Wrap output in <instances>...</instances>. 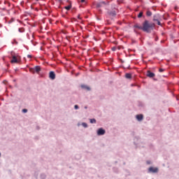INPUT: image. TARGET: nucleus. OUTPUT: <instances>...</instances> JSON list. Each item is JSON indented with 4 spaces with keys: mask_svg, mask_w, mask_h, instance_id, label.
<instances>
[{
    "mask_svg": "<svg viewBox=\"0 0 179 179\" xmlns=\"http://www.w3.org/2000/svg\"><path fill=\"white\" fill-rule=\"evenodd\" d=\"M155 27V23H150L148 20H145L143 23V31L150 33V29Z\"/></svg>",
    "mask_w": 179,
    "mask_h": 179,
    "instance_id": "f257e3e1",
    "label": "nucleus"
},
{
    "mask_svg": "<svg viewBox=\"0 0 179 179\" xmlns=\"http://www.w3.org/2000/svg\"><path fill=\"white\" fill-rule=\"evenodd\" d=\"M162 17L159 14H155L153 16V21L157 22L158 26H162V22H160V20H162Z\"/></svg>",
    "mask_w": 179,
    "mask_h": 179,
    "instance_id": "f03ea898",
    "label": "nucleus"
},
{
    "mask_svg": "<svg viewBox=\"0 0 179 179\" xmlns=\"http://www.w3.org/2000/svg\"><path fill=\"white\" fill-rule=\"evenodd\" d=\"M40 71H41V67H40V66H36L34 68L29 69V71L31 73H38Z\"/></svg>",
    "mask_w": 179,
    "mask_h": 179,
    "instance_id": "7ed1b4c3",
    "label": "nucleus"
},
{
    "mask_svg": "<svg viewBox=\"0 0 179 179\" xmlns=\"http://www.w3.org/2000/svg\"><path fill=\"white\" fill-rule=\"evenodd\" d=\"M148 171L150 173H157V171H159V169L151 166L149 168Z\"/></svg>",
    "mask_w": 179,
    "mask_h": 179,
    "instance_id": "20e7f679",
    "label": "nucleus"
},
{
    "mask_svg": "<svg viewBox=\"0 0 179 179\" xmlns=\"http://www.w3.org/2000/svg\"><path fill=\"white\" fill-rule=\"evenodd\" d=\"M104 134H106V130L103 129L102 128L98 129L97 135L100 136L101 135H104Z\"/></svg>",
    "mask_w": 179,
    "mask_h": 179,
    "instance_id": "39448f33",
    "label": "nucleus"
},
{
    "mask_svg": "<svg viewBox=\"0 0 179 179\" xmlns=\"http://www.w3.org/2000/svg\"><path fill=\"white\" fill-rule=\"evenodd\" d=\"M11 64H17L19 62V59H17V57L13 56V59L10 61Z\"/></svg>",
    "mask_w": 179,
    "mask_h": 179,
    "instance_id": "423d86ee",
    "label": "nucleus"
},
{
    "mask_svg": "<svg viewBox=\"0 0 179 179\" xmlns=\"http://www.w3.org/2000/svg\"><path fill=\"white\" fill-rule=\"evenodd\" d=\"M147 76L148 78H155V74L154 73L151 72L150 71H147Z\"/></svg>",
    "mask_w": 179,
    "mask_h": 179,
    "instance_id": "0eeeda50",
    "label": "nucleus"
},
{
    "mask_svg": "<svg viewBox=\"0 0 179 179\" xmlns=\"http://www.w3.org/2000/svg\"><path fill=\"white\" fill-rule=\"evenodd\" d=\"M49 77H50V79H52V80H54V79H55V73L54 71H50L49 73Z\"/></svg>",
    "mask_w": 179,
    "mask_h": 179,
    "instance_id": "6e6552de",
    "label": "nucleus"
},
{
    "mask_svg": "<svg viewBox=\"0 0 179 179\" xmlns=\"http://www.w3.org/2000/svg\"><path fill=\"white\" fill-rule=\"evenodd\" d=\"M136 118L138 121H142V120H143V115H137Z\"/></svg>",
    "mask_w": 179,
    "mask_h": 179,
    "instance_id": "1a4fd4ad",
    "label": "nucleus"
},
{
    "mask_svg": "<svg viewBox=\"0 0 179 179\" xmlns=\"http://www.w3.org/2000/svg\"><path fill=\"white\" fill-rule=\"evenodd\" d=\"M135 29H139V30H143V27L139 25V24H136L134 25Z\"/></svg>",
    "mask_w": 179,
    "mask_h": 179,
    "instance_id": "9d476101",
    "label": "nucleus"
},
{
    "mask_svg": "<svg viewBox=\"0 0 179 179\" xmlns=\"http://www.w3.org/2000/svg\"><path fill=\"white\" fill-rule=\"evenodd\" d=\"M125 78L127 79H131V78H132V75L131 73H126Z\"/></svg>",
    "mask_w": 179,
    "mask_h": 179,
    "instance_id": "9b49d317",
    "label": "nucleus"
},
{
    "mask_svg": "<svg viewBox=\"0 0 179 179\" xmlns=\"http://www.w3.org/2000/svg\"><path fill=\"white\" fill-rule=\"evenodd\" d=\"M72 8V5H69L67 6L64 7V9H66V10H71V8Z\"/></svg>",
    "mask_w": 179,
    "mask_h": 179,
    "instance_id": "f8f14e48",
    "label": "nucleus"
},
{
    "mask_svg": "<svg viewBox=\"0 0 179 179\" xmlns=\"http://www.w3.org/2000/svg\"><path fill=\"white\" fill-rule=\"evenodd\" d=\"M83 89H86L87 90H90V87L87 85H81Z\"/></svg>",
    "mask_w": 179,
    "mask_h": 179,
    "instance_id": "ddd939ff",
    "label": "nucleus"
},
{
    "mask_svg": "<svg viewBox=\"0 0 179 179\" xmlns=\"http://www.w3.org/2000/svg\"><path fill=\"white\" fill-rule=\"evenodd\" d=\"M109 15H110V16H113V17H114V16H115V11H112V12H110L109 13Z\"/></svg>",
    "mask_w": 179,
    "mask_h": 179,
    "instance_id": "4468645a",
    "label": "nucleus"
},
{
    "mask_svg": "<svg viewBox=\"0 0 179 179\" xmlns=\"http://www.w3.org/2000/svg\"><path fill=\"white\" fill-rule=\"evenodd\" d=\"M142 16H143V12L141 11V12H140L139 14L138 15V18H141V17H142Z\"/></svg>",
    "mask_w": 179,
    "mask_h": 179,
    "instance_id": "2eb2a0df",
    "label": "nucleus"
},
{
    "mask_svg": "<svg viewBox=\"0 0 179 179\" xmlns=\"http://www.w3.org/2000/svg\"><path fill=\"white\" fill-rule=\"evenodd\" d=\"M151 15H152V11L148 10V11L146 12V15H147V16H150Z\"/></svg>",
    "mask_w": 179,
    "mask_h": 179,
    "instance_id": "dca6fc26",
    "label": "nucleus"
},
{
    "mask_svg": "<svg viewBox=\"0 0 179 179\" xmlns=\"http://www.w3.org/2000/svg\"><path fill=\"white\" fill-rule=\"evenodd\" d=\"M18 31H20V33H23L24 32V28H19Z\"/></svg>",
    "mask_w": 179,
    "mask_h": 179,
    "instance_id": "f3484780",
    "label": "nucleus"
},
{
    "mask_svg": "<svg viewBox=\"0 0 179 179\" xmlns=\"http://www.w3.org/2000/svg\"><path fill=\"white\" fill-rule=\"evenodd\" d=\"M90 123L91 124H96V120L95 119H90Z\"/></svg>",
    "mask_w": 179,
    "mask_h": 179,
    "instance_id": "a211bd4d",
    "label": "nucleus"
},
{
    "mask_svg": "<svg viewBox=\"0 0 179 179\" xmlns=\"http://www.w3.org/2000/svg\"><path fill=\"white\" fill-rule=\"evenodd\" d=\"M103 4L101 2L96 4L97 8H101Z\"/></svg>",
    "mask_w": 179,
    "mask_h": 179,
    "instance_id": "6ab92c4d",
    "label": "nucleus"
},
{
    "mask_svg": "<svg viewBox=\"0 0 179 179\" xmlns=\"http://www.w3.org/2000/svg\"><path fill=\"white\" fill-rule=\"evenodd\" d=\"M83 127H84V128H87V124H86L85 122L82 123Z\"/></svg>",
    "mask_w": 179,
    "mask_h": 179,
    "instance_id": "aec40b11",
    "label": "nucleus"
},
{
    "mask_svg": "<svg viewBox=\"0 0 179 179\" xmlns=\"http://www.w3.org/2000/svg\"><path fill=\"white\" fill-rule=\"evenodd\" d=\"M159 72H164V69H159Z\"/></svg>",
    "mask_w": 179,
    "mask_h": 179,
    "instance_id": "412c9836",
    "label": "nucleus"
},
{
    "mask_svg": "<svg viewBox=\"0 0 179 179\" xmlns=\"http://www.w3.org/2000/svg\"><path fill=\"white\" fill-rule=\"evenodd\" d=\"M74 108H76V110H78V108H79V106L78 105H75Z\"/></svg>",
    "mask_w": 179,
    "mask_h": 179,
    "instance_id": "4be33fe9",
    "label": "nucleus"
},
{
    "mask_svg": "<svg viewBox=\"0 0 179 179\" xmlns=\"http://www.w3.org/2000/svg\"><path fill=\"white\" fill-rule=\"evenodd\" d=\"M116 50H117V48H115V47L112 48L113 51H115Z\"/></svg>",
    "mask_w": 179,
    "mask_h": 179,
    "instance_id": "5701e85b",
    "label": "nucleus"
},
{
    "mask_svg": "<svg viewBox=\"0 0 179 179\" xmlns=\"http://www.w3.org/2000/svg\"><path fill=\"white\" fill-rule=\"evenodd\" d=\"M27 109H23L22 110V113H27Z\"/></svg>",
    "mask_w": 179,
    "mask_h": 179,
    "instance_id": "b1692460",
    "label": "nucleus"
},
{
    "mask_svg": "<svg viewBox=\"0 0 179 179\" xmlns=\"http://www.w3.org/2000/svg\"><path fill=\"white\" fill-rule=\"evenodd\" d=\"M101 3L102 5H106V2H104V1H101Z\"/></svg>",
    "mask_w": 179,
    "mask_h": 179,
    "instance_id": "393cba45",
    "label": "nucleus"
},
{
    "mask_svg": "<svg viewBox=\"0 0 179 179\" xmlns=\"http://www.w3.org/2000/svg\"><path fill=\"white\" fill-rule=\"evenodd\" d=\"M27 58H31V55H27Z\"/></svg>",
    "mask_w": 179,
    "mask_h": 179,
    "instance_id": "a878e982",
    "label": "nucleus"
},
{
    "mask_svg": "<svg viewBox=\"0 0 179 179\" xmlns=\"http://www.w3.org/2000/svg\"><path fill=\"white\" fill-rule=\"evenodd\" d=\"M12 22H13V19H11V20L9 21L8 23H12Z\"/></svg>",
    "mask_w": 179,
    "mask_h": 179,
    "instance_id": "bb28decb",
    "label": "nucleus"
},
{
    "mask_svg": "<svg viewBox=\"0 0 179 179\" xmlns=\"http://www.w3.org/2000/svg\"><path fill=\"white\" fill-rule=\"evenodd\" d=\"M78 19H82V18H80V15H78Z\"/></svg>",
    "mask_w": 179,
    "mask_h": 179,
    "instance_id": "cd10ccee",
    "label": "nucleus"
},
{
    "mask_svg": "<svg viewBox=\"0 0 179 179\" xmlns=\"http://www.w3.org/2000/svg\"><path fill=\"white\" fill-rule=\"evenodd\" d=\"M81 2H85V0H81Z\"/></svg>",
    "mask_w": 179,
    "mask_h": 179,
    "instance_id": "c85d7f7f",
    "label": "nucleus"
},
{
    "mask_svg": "<svg viewBox=\"0 0 179 179\" xmlns=\"http://www.w3.org/2000/svg\"><path fill=\"white\" fill-rule=\"evenodd\" d=\"M0 27H2V24H0Z\"/></svg>",
    "mask_w": 179,
    "mask_h": 179,
    "instance_id": "c756f323",
    "label": "nucleus"
},
{
    "mask_svg": "<svg viewBox=\"0 0 179 179\" xmlns=\"http://www.w3.org/2000/svg\"><path fill=\"white\" fill-rule=\"evenodd\" d=\"M0 157H1V153H0Z\"/></svg>",
    "mask_w": 179,
    "mask_h": 179,
    "instance_id": "7c9ffc66",
    "label": "nucleus"
},
{
    "mask_svg": "<svg viewBox=\"0 0 179 179\" xmlns=\"http://www.w3.org/2000/svg\"><path fill=\"white\" fill-rule=\"evenodd\" d=\"M36 1H38V0H36Z\"/></svg>",
    "mask_w": 179,
    "mask_h": 179,
    "instance_id": "2f4dec72",
    "label": "nucleus"
}]
</instances>
